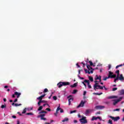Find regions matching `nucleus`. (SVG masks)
I'll return each instance as SVG.
<instances>
[{
    "instance_id": "4c0bfd02",
    "label": "nucleus",
    "mask_w": 124,
    "mask_h": 124,
    "mask_svg": "<svg viewBox=\"0 0 124 124\" xmlns=\"http://www.w3.org/2000/svg\"><path fill=\"white\" fill-rule=\"evenodd\" d=\"M77 110H72L70 111V114H73V113H76Z\"/></svg>"
},
{
    "instance_id": "ea45409f",
    "label": "nucleus",
    "mask_w": 124,
    "mask_h": 124,
    "mask_svg": "<svg viewBox=\"0 0 124 124\" xmlns=\"http://www.w3.org/2000/svg\"><path fill=\"white\" fill-rule=\"evenodd\" d=\"M96 78H95V81H96V80H98L99 79V76L98 77L97 75L96 76Z\"/></svg>"
},
{
    "instance_id": "e433bc0d",
    "label": "nucleus",
    "mask_w": 124,
    "mask_h": 124,
    "mask_svg": "<svg viewBox=\"0 0 124 124\" xmlns=\"http://www.w3.org/2000/svg\"><path fill=\"white\" fill-rule=\"evenodd\" d=\"M109 77H106V78H105L103 80H104V81H106V80L107 79H109Z\"/></svg>"
},
{
    "instance_id": "e2e57ef3",
    "label": "nucleus",
    "mask_w": 124,
    "mask_h": 124,
    "mask_svg": "<svg viewBox=\"0 0 124 124\" xmlns=\"http://www.w3.org/2000/svg\"><path fill=\"white\" fill-rule=\"evenodd\" d=\"M74 123H75V124H77V123H78V121H77V120H74Z\"/></svg>"
},
{
    "instance_id": "c03bdc74",
    "label": "nucleus",
    "mask_w": 124,
    "mask_h": 124,
    "mask_svg": "<svg viewBox=\"0 0 124 124\" xmlns=\"http://www.w3.org/2000/svg\"><path fill=\"white\" fill-rule=\"evenodd\" d=\"M46 105H47V106H48V107H50V106H49V104H44L43 105L44 107H45V106H46Z\"/></svg>"
},
{
    "instance_id": "a211bd4d",
    "label": "nucleus",
    "mask_w": 124,
    "mask_h": 124,
    "mask_svg": "<svg viewBox=\"0 0 124 124\" xmlns=\"http://www.w3.org/2000/svg\"><path fill=\"white\" fill-rule=\"evenodd\" d=\"M87 64V67L88 69V70H91V69H93V70H94V69H93V68L92 67H91V66L90 65H88V64Z\"/></svg>"
},
{
    "instance_id": "39448f33",
    "label": "nucleus",
    "mask_w": 124,
    "mask_h": 124,
    "mask_svg": "<svg viewBox=\"0 0 124 124\" xmlns=\"http://www.w3.org/2000/svg\"><path fill=\"white\" fill-rule=\"evenodd\" d=\"M109 118H110V119L114 121V122H117V121H119V120H120V117L119 116L116 117H114L113 116H110Z\"/></svg>"
},
{
    "instance_id": "2f4dec72",
    "label": "nucleus",
    "mask_w": 124,
    "mask_h": 124,
    "mask_svg": "<svg viewBox=\"0 0 124 124\" xmlns=\"http://www.w3.org/2000/svg\"><path fill=\"white\" fill-rule=\"evenodd\" d=\"M26 112H27V108H25L22 111V114H25Z\"/></svg>"
},
{
    "instance_id": "f3484780",
    "label": "nucleus",
    "mask_w": 124,
    "mask_h": 124,
    "mask_svg": "<svg viewBox=\"0 0 124 124\" xmlns=\"http://www.w3.org/2000/svg\"><path fill=\"white\" fill-rule=\"evenodd\" d=\"M78 83H75L73 85L70 86L71 88H76L77 87Z\"/></svg>"
},
{
    "instance_id": "680f3d73",
    "label": "nucleus",
    "mask_w": 124,
    "mask_h": 124,
    "mask_svg": "<svg viewBox=\"0 0 124 124\" xmlns=\"http://www.w3.org/2000/svg\"><path fill=\"white\" fill-rule=\"evenodd\" d=\"M111 69V64L108 65V70Z\"/></svg>"
},
{
    "instance_id": "473e14b6",
    "label": "nucleus",
    "mask_w": 124,
    "mask_h": 124,
    "mask_svg": "<svg viewBox=\"0 0 124 124\" xmlns=\"http://www.w3.org/2000/svg\"><path fill=\"white\" fill-rule=\"evenodd\" d=\"M41 103H42V101H39L38 102V106H40V104H41Z\"/></svg>"
},
{
    "instance_id": "b1692460",
    "label": "nucleus",
    "mask_w": 124,
    "mask_h": 124,
    "mask_svg": "<svg viewBox=\"0 0 124 124\" xmlns=\"http://www.w3.org/2000/svg\"><path fill=\"white\" fill-rule=\"evenodd\" d=\"M120 94H124V90H122L119 91Z\"/></svg>"
},
{
    "instance_id": "1a4fd4ad",
    "label": "nucleus",
    "mask_w": 124,
    "mask_h": 124,
    "mask_svg": "<svg viewBox=\"0 0 124 124\" xmlns=\"http://www.w3.org/2000/svg\"><path fill=\"white\" fill-rule=\"evenodd\" d=\"M113 73L111 72V71H108V78H111L112 79V78H113Z\"/></svg>"
},
{
    "instance_id": "a19ab883",
    "label": "nucleus",
    "mask_w": 124,
    "mask_h": 124,
    "mask_svg": "<svg viewBox=\"0 0 124 124\" xmlns=\"http://www.w3.org/2000/svg\"><path fill=\"white\" fill-rule=\"evenodd\" d=\"M53 98L54 100H57V99H58V98L56 96H54L53 97Z\"/></svg>"
},
{
    "instance_id": "f03ea898",
    "label": "nucleus",
    "mask_w": 124,
    "mask_h": 124,
    "mask_svg": "<svg viewBox=\"0 0 124 124\" xmlns=\"http://www.w3.org/2000/svg\"><path fill=\"white\" fill-rule=\"evenodd\" d=\"M86 119H87V117L82 116L79 121L81 124H88V120H87Z\"/></svg>"
},
{
    "instance_id": "49530a36",
    "label": "nucleus",
    "mask_w": 124,
    "mask_h": 124,
    "mask_svg": "<svg viewBox=\"0 0 124 124\" xmlns=\"http://www.w3.org/2000/svg\"><path fill=\"white\" fill-rule=\"evenodd\" d=\"M119 76H117V77H116V78H115V79L116 81H118V80H119Z\"/></svg>"
},
{
    "instance_id": "052dcab7",
    "label": "nucleus",
    "mask_w": 124,
    "mask_h": 124,
    "mask_svg": "<svg viewBox=\"0 0 124 124\" xmlns=\"http://www.w3.org/2000/svg\"><path fill=\"white\" fill-rule=\"evenodd\" d=\"M17 114H18L19 115V116H23V115L22 114H21V113H20V112H18Z\"/></svg>"
},
{
    "instance_id": "4be33fe9",
    "label": "nucleus",
    "mask_w": 124,
    "mask_h": 124,
    "mask_svg": "<svg viewBox=\"0 0 124 124\" xmlns=\"http://www.w3.org/2000/svg\"><path fill=\"white\" fill-rule=\"evenodd\" d=\"M89 78L90 81H91V82H93V77H89Z\"/></svg>"
},
{
    "instance_id": "c85d7f7f",
    "label": "nucleus",
    "mask_w": 124,
    "mask_h": 124,
    "mask_svg": "<svg viewBox=\"0 0 124 124\" xmlns=\"http://www.w3.org/2000/svg\"><path fill=\"white\" fill-rule=\"evenodd\" d=\"M26 115H27L28 116H30V115L32 116V115H33V113L31 112H29L26 113Z\"/></svg>"
},
{
    "instance_id": "6ab92c4d",
    "label": "nucleus",
    "mask_w": 124,
    "mask_h": 124,
    "mask_svg": "<svg viewBox=\"0 0 124 124\" xmlns=\"http://www.w3.org/2000/svg\"><path fill=\"white\" fill-rule=\"evenodd\" d=\"M69 119L67 118H65L63 120H62V123H64V122H68Z\"/></svg>"
},
{
    "instance_id": "423d86ee",
    "label": "nucleus",
    "mask_w": 124,
    "mask_h": 124,
    "mask_svg": "<svg viewBox=\"0 0 124 124\" xmlns=\"http://www.w3.org/2000/svg\"><path fill=\"white\" fill-rule=\"evenodd\" d=\"M85 83H87V86L88 87V89H92V86H91V84H90V80H88L87 79L84 80Z\"/></svg>"
},
{
    "instance_id": "a18cd8bd",
    "label": "nucleus",
    "mask_w": 124,
    "mask_h": 124,
    "mask_svg": "<svg viewBox=\"0 0 124 124\" xmlns=\"http://www.w3.org/2000/svg\"><path fill=\"white\" fill-rule=\"evenodd\" d=\"M108 124H112V120H111L109 119V120H108Z\"/></svg>"
},
{
    "instance_id": "ddd939ff",
    "label": "nucleus",
    "mask_w": 124,
    "mask_h": 124,
    "mask_svg": "<svg viewBox=\"0 0 124 124\" xmlns=\"http://www.w3.org/2000/svg\"><path fill=\"white\" fill-rule=\"evenodd\" d=\"M15 95H17V98H19V97H20V95H21V93L17 92H15Z\"/></svg>"
},
{
    "instance_id": "9d476101",
    "label": "nucleus",
    "mask_w": 124,
    "mask_h": 124,
    "mask_svg": "<svg viewBox=\"0 0 124 124\" xmlns=\"http://www.w3.org/2000/svg\"><path fill=\"white\" fill-rule=\"evenodd\" d=\"M103 108H104V107L101 106H97L95 107V108H96V110H101V109H102Z\"/></svg>"
},
{
    "instance_id": "f8f14e48",
    "label": "nucleus",
    "mask_w": 124,
    "mask_h": 124,
    "mask_svg": "<svg viewBox=\"0 0 124 124\" xmlns=\"http://www.w3.org/2000/svg\"><path fill=\"white\" fill-rule=\"evenodd\" d=\"M46 94H44L40 96H39V97L37 98V99H38L39 101H42V98H43V97H44V96H45Z\"/></svg>"
},
{
    "instance_id": "20e7f679",
    "label": "nucleus",
    "mask_w": 124,
    "mask_h": 124,
    "mask_svg": "<svg viewBox=\"0 0 124 124\" xmlns=\"http://www.w3.org/2000/svg\"><path fill=\"white\" fill-rule=\"evenodd\" d=\"M85 102L81 101L79 104L77 106V108H80V107H84Z\"/></svg>"
},
{
    "instance_id": "864d4df0",
    "label": "nucleus",
    "mask_w": 124,
    "mask_h": 124,
    "mask_svg": "<svg viewBox=\"0 0 124 124\" xmlns=\"http://www.w3.org/2000/svg\"><path fill=\"white\" fill-rule=\"evenodd\" d=\"M18 101V99L16 98L15 99V100L14 101V103L17 102Z\"/></svg>"
},
{
    "instance_id": "412c9836",
    "label": "nucleus",
    "mask_w": 124,
    "mask_h": 124,
    "mask_svg": "<svg viewBox=\"0 0 124 124\" xmlns=\"http://www.w3.org/2000/svg\"><path fill=\"white\" fill-rule=\"evenodd\" d=\"M42 109H43V106H41L38 108V111H41L42 110Z\"/></svg>"
},
{
    "instance_id": "79ce46f5",
    "label": "nucleus",
    "mask_w": 124,
    "mask_h": 124,
    "mask_svg": "<svg viewBox=\"0 0 124 124\" xmlns=\"http://www.w3.org/2000/svg\"><path fill=\"white\" fill-rule=\"evenodd\" d=\"M41 118V120H43L44 121H46V118H44V117H40Z\"/></svg>"
},
{
    "instance_id": "09e8293b",
    "label": "nucleus",
    "mask_w": 124,
    "mask_h": 124,
    "mask_svg": "<svg viewBox=\"0 0 124 124\" xmlns=\"http://www.w3.org/2000/svg\"><path fill=\"white\" fill-rule=\"evenodd\" d=\"M60 113H63V109L60 108Z\"/></svg>"
},
{
    "instance_id": "338daca9",
    "label": "nucleus",
    "mask_w": 124,
    "mask_h": 124,
    "mask_svg": "<svg viewBox=\"0 0 124 124\" xmlns=\"http://www.w3.org/2000/svg\"><path fill=\"white\" fill-rule=\"evenodd\" d=\"M78 118H82V116H81V115L78 114Z\"/></svg>"
},
{
    "instance_id": "5701e85b",
    "label": "nucleus",
    "mask_w": 124,
    "mask_h": 124,
    "mask_svg": "<svg viewBox=\"0 0 124 124\" xmlns=\"http://www.w3.org/2000/svg\"><path fill=\"white\" fill-rule=\"evenodd\" d=\"M98 88L99 90H103V87L98 84Z\"/></svg>"
},
{
    "instance_id": "c9c22d12",
    "label": "nucleus",
    "mask_w": 124,
    "mask_h": 124,
    "mask_svg": "<svg viewBox=\"0 0 124 124\" xmlns=\"http://www.w3.org/2000/svg\"><path fill=\"white\" fill-rule=\"evenodd\" d=\"M44 93H48V89L47 88H46L44 90Z\"/></svg>"
},
{
    "instance_id": "0eeeda50",
    "label": "nucleus",
    "mask_w": 124,
    "mask_h": 124,
    "mask_svg": "<svg viewBox=\"0 0 124 124\" xmlns=\"http://www.w3.org/2000/svg\"><path fill=\"white\" fill-rule=\"evenodd\" d=\"M72 96V95H70L68 97V102H69V105H70L71 103V101L73 100V98L71 97Z\"/></svg>"
},
{
    "instance_id": "cd10ccee",
    "label": "nucleus",
    "mask_w": 124,
    "mask_h": 124,
    "mask_svg": "<svg viewBox=\"0 0 124 124\" xmlns=\"http://www.w3.org/2000/svg\"><path fill=\"white\" fill-rule=\"evenodd\" d=\"M97 120V117H95L94 116H93L92 119V121H94Z\"/></svg>"
},
{
    "instance_id": "6e6d98bb",
    "label": "nucleus",
    "mask_w": 124,
    "mask_h": 124,
    "mask_svg": "<svg viewBox=\"0 0 124 124\" xmlns=\"http://www.w3.org/2000/svg\"><path fill=\"white\" fill-rule=\"evenodd\" d=\"M98 80H99V82H100L101 81V76H99V79Z\"/></svg>"
},
{
    "instance_id": "13d9d810",
    "label": "nucleus",
    "mask_w": 124,
    "mask_h": 124,
    "mask_svg": "<svg viewBox=\"0 0 124 124\" xmlns=\"http://www.w3.org/2000/svg\"><path fill=\"white\" fill-rule=\"evenodd\" d=\"M42 103H46V102H47V101H45V100H42Z\"/></svg>"
},
{
    "instance_id": "3c124183",
    "label": "nucleus",
    "mask_w": 124,
    "mask_h": 124,
    "mask_svg": "<svg viewBox=\"0 0 124 124\" xmlns=\"http://www.w3.org/2000/svg\"><path fill=\"white\" fill-rule=\"evenodd\" d=\"M12 118H13V119H16V118H17V117L15 115H13L12 116Z\"/></svg>"
},
{
    "instance_id": "f257e3e1",
    "label": "nucleus",
    "mask_w": 124,
    "mask_h": 124,
    "mask_svg": "<svg viewBox=\"0 0 124 124\" xmlns=\"http://www.w3.org/2000/svg\"><path fill=\"white\" fill-rule=\"evenodd\" d=\"M70 85V83L69 82H60L57 84L58 88H62V86H68Z\"/></svg>"
},
{
    "instance_id": "bb28decb",
    "label": "nucleus",
    "mask_w": 124,
    "mask_h": 124,
    "mask_svg": "<svg viewBox=\"0 0 124 124\" xmlns=\"http://www.w3.org/2000/svg\"><path fill=\"white\" fill-rule=\"evenodd\" d=\"M115 73L117 74V76H120V70H118L115 72Z\"/></svg>"
},
{
    "instance_id": "393cba45",
    "label": "nucleus",
    "mask_w": 124,
    "mask_h": 124,
    "mask_svg": "<svg viewBox=\"0 0 124 124\" xmlns=\"http://www.w3.org/2000/svg\"><path fill=\"white\" fill-rule=\"evenodd\" d=\"M22 105V104H16V103H15V106L16 107H17L18 106H21Z\"/></svg>"
},
{
    "instance_id": "774afa93",
    "label": "nucleus",
    "mask_w": 124,
    "mask_h": 124,
    "mask_svg": "<svg viewBox=\"0 0 124 124\" xmlns=\"http://www.w3.org/2000/svg\"><path fill=\"white\" fill-rule=\"evenodd\" d=\"M76 65H77L78 67H81V66H80L78 63H77Z\"/></svg>"
},
{
    "instance_id": "de8ad7c7",
    "label": "nucleus",
    "mask_w": 124,
    "mask_h": 124,
    "mask_svg": "<svg viewBox=\"0 0 124 124\" xmlns=\"http://www.w3.org/2000/svg\"><path fill=\"white\" fill-rule=\"evenodd\" d=\"M116 77H117V75H112V78H116Z\"/></svg>"
},
{
    "instance_id": "58836bf2",
    "label": "nucleus",
    "mask_w": 124,
    "mask_h": 124,
    "mask_svg": "<svg viewBox=\"0 0 124 124\" xmlns=\"http://www.w3.org/2000/svg\"><path fill=\"white\" fill-rule=\"evenodd\" d=\"M5 107H6V106L5 105H2L1 106V108H2V109H3V108H5Z\"/></svg>"
},
{
    "instance_id": "7ed1b4c3",
    "label": "nucleus",
    "mask_w": 124,
    "mask_h": 124,
    "mask_svg": "<svg viewBox=\"0 0 124 124\" xmlns=\"http://www.w3.org/2000/svg\"><path fill=\"white\" fill-rule=\"evenodd\" d=\"M122 99H123V97H120L118 99L113 100V101H114V102L113 103V105L114 106L116 105V104H117L118 102H120V101H121Z\"/></svg>"
},
{
    "instance_id": "69168bd1",
    "label": "nucleus",
    "mask_w": 124,
    "mask_h": 124,
    "mask_svg": "<svg viewBox=\"0 0 124 124\" xmlns=\"http://www.w3.org/2000/svg\"><path fill=\"white\" fill-rule=\"evenodd\" d=\"M97 119H99V120H100V121H101V117H97Z\"/></svg>"
},
{
    "instance_id": "a878e982",
    "label": "nucleus",
    "mask_w": 124,
    "mask_h": 124,
    "mask_svg": "<svg viewBox=\"0 0 124 124\" xmlns=\"http://www.w3.org/2000/svg\"><path fill=\"white\" fill-rule=\"evenodd\" d=\"M85 73H88V74H91V72H90L89 71H88V70L84 69Z\"/></svg>"
},
{
    "instance_id": "dca6fc26",
    "label": "nucleus",
    "mask_w": 124,
    "mask_h": 124,
    "mask_svg": "<svg viewBox=\"0 0 124 124\" xmlns=\"http://www.w3.org/2000/svg\"><path fill=\"white\" fill-rule=\"evenodd\" d=\"M119 78L120 81H124V77L123 76V74H121L120 77H119Z\"/></svg>"
},
{
    "instance_id": "aec40b11",
    "label": "nucleus",
    "mask_w": 124,
    "mask_h": 124,
    "mask_svg": "<svg viewBox=\"0 0 124 124\" xmlns=\"http://www.w3.org/2000/svg\"><path fill=\"white\" fill-rule=\"evenodd\" d=\"M103 93H93V94H95L96 95H101V94H102Z\"/></svg>"
},
{
    "instance_id": "4468645a",
    "label": "nucleus",
    "mask_w": 124,
    "mask_h": 124,
    "mask_svg": "<svg viewBox=\"0 0 124 124\" xmlns=\"http://www.w3.org/2000/svg\"><path fill=\"white\" fill-rule=\"evenodd\" d=\"M108 99H111L112 98H118L117 96H109L108 97Z\"/></svg>"
},
{
    "instance_id": "8fccbe9b",
    "label": "nucleus",
    "mask_w": 124,
    "mask_h": 124,
    "mask_svg": "<svg viewBox=\"0 0 124 124\" xmlns=\"http://www.w3.org/2000/svg\"><path fill=\"white\" fill-rule=\"evenodd\" d=\"M46 110L47 111H48L49 112H50V111H51V109H50L49 108H46Z\"/></svg>"
},
{
    "instance_id": "7c9ffc66",
    "label": "nucleus",
    "mask_w": 124,
    "mask_h": 124,
    "mask_svg": "<svg viewBox=\"0 0 124 124\" xmlns=\"http://www.w3.org/2000/svg\"><path fill=\"white\" fill-rule=\"evenodd\" d=\"M89 63H90V65L92 66L93 65V66H95V65H93V63L92 61H89Z\"/></svg>"
},
{
    "instance_id": "37998d69",
    "label": "nucleus",
    "mask_w": 124,
    "mask_h": 124,
    "mask_svg": "<svg viewBox=\"0 0 124 124\" xmlns=\"http://www.w3.org/2000/svg\"><path fill=\"white\" fill-rule=\"evenodd\" d=\"M40 117H45V114H44V113L41 114L40 115Z\"/></svg>"
},
{
    "instance_id": "f704fd0d",
    "label": "nucleus",
    "mask_w": 124,
    "mask_h": 124,
    "mask_svg": "<svg viewBox=\"0 0 124 124\" xmlns=\"http://www.w3.org/2000/svg\"><path fill=\"white\" fill-rule=\"evenodd\" d=\"M118 90V88L115 87L112 88V92H115V91H117Z\"/></svg>"
},
{
    "instance_id": "4d7b16f0",
    "label": "nucleus",
    "mask_w": 124,
    "mask_h": 124,
    "mask_svg": "<svg viewBox=\"0 0 124 124\" xmlns=\"http://www.w3.org/2000/svg\"><path fill=\"white\" fill-rule=\"evenodd\" d=\"M12 97H13V98H15V93L12 95Z\"/></svg>"
},
{
    "instance_id": "9b49d317",
    "label": "nucleus",
    "mask_w": 124,
    "mask_h": 124,
    "mask_svg": "<svg viewBox=\"0 0 124 124\" xmlns=\"http://www.w3.org/2000/svg\"><path fill=\"white\" fill-rule=\"evenodd\" d=\"M98 83H96L94 84L93 86V89L94 91H96V90H98Z\"/></svg>"
},
{
    "instance_id": "72a5a7b5",
    "label": "nucleus",
    "mask_w": 124,
    "mask_h": 124,
    "mask_svg": "<svg viewBox=\"0 0 124 124\" xmlns=\"http://www.w3.org/2000/svg\"><path fill=\"white\" fill-rule=\"evenodd\" d=\"M82 83L85 86V89H87V85L85 83V81L84 82H82Z\"/></svg>"
},
{
    "instance_id": "603ef678",
    "label": "nucleus",
    "mask_w": 124,
    "mask_h": 124,
    "mask_svg": "<svg viewBox=\"0 0 124 124\" xmlns=\"http://www.w3.org/2000/svg\"><path fill=\"white\" fill-rule=\"evenodd\" d=\"M42 113H44L45 114H46L47 113V111H45L44 110H42Z\"/></svg>"
},
{
    "instance_id": "0e129e2a",
    "label": "nucleus",
    "mask_w": 124,
    "mask_h": 124,
    "mask_svg": "<svg viewBox=\"0 0 124 124\" xmlns=\"http://www.w3.org/2000/svg\"><path fill=\"white\" fill-rule=\"evenodd\" d=\"M100 114V111H99V112H97L96 113V115H99Z\"/></svg>"
},
{
    "instance_id": "6e6552de",
    "label": "nucleus",
    "mask_w": 124,
    "mask_h": 124,
    "mask_svg": "<svg viewBox=\"0 0 124 124\" xmlns=\"http://www.w3.org/2000/svg\"><path fill=\"white\" fill-rule=\"evenodd\" d=\"M60 106L59 105V106L57 108V109H56V113H54V116H55V117H57L58 116V111H60V110L61 109V108H60Z\"/></svg>"
},
{
    "instance_id": "bf43d9fd",
    "label": "nucleus",
    "mask_w": 124,
    "mask_h": 124,
    "mask_svg": "<svg viewBox=\"0 0 124 124\" xmlns=\"http://www.w3.org/2000/svg\"><path fill=\"white\" fill-rule=\"evenodd\" d=\"M86 93H87V92L84 91V92H83V95H86Z\"/></svg>"
},
{
    "instance_id": "5fc2aeb1",
    "label": "nucleus",
    "mask_w": 124,
    "mask_h": 124,
    "mask_svg": "<svg viewBox=\"0 0 124 124\" xmlns=\"http://www.w3.org/2000/svg\"><path fill=\"white\" fill-rule=\"evenodd\" d=\"M114 111H118L119 112L120 111V108H116L114 109Z\"/></svg>"
},
{
    "instance_id": "c756f323",
    "label": "nucleus",
    "mask_w": 124,
    "mask_h": 124,
    "mask_svg": "<svg viewBox=\"0 0 124 124\" xmlns=\"http://www.w3.org/2000/svg\"><path fill=\"white\" fill-rule=\"evenodd\" d=\"M77 92H78V90H74L72 93L73 94H75V93H77Z\"/></svg>"
},
{
    "instance_id": "2eb2a0df",
    "label": "nucleus",
    "mask_w": 124,
    "mask_h": 124,
    "mask_svg": "<svg viewBox=\"0 0 124 124\" xmlns=\"http://www.w3.org/2000/svg\"><path fill=\"white\" fill-rule=\"evenodd\" d=\"M91 111H92V110L91 109H86L85 113L86 116H88L89 114H90V112H91Z\"/></svg>"
}]
</instances>
